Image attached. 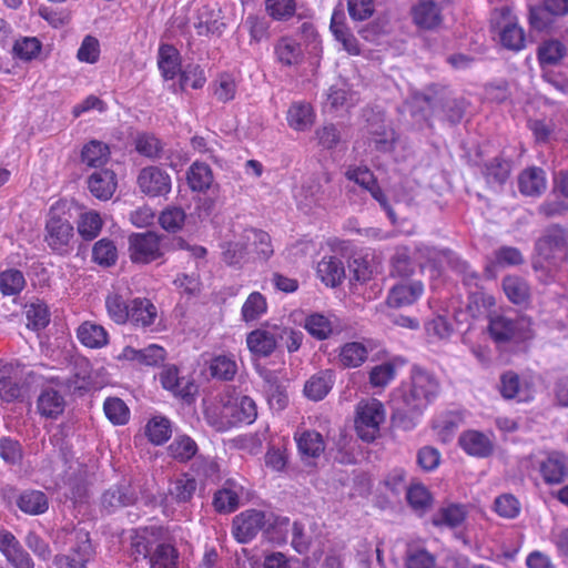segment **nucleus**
<instances>
[{"mask_svg": "<svg viewBox=\"0 0 568 568\" xmlns=\"http://www.w3.org/2000/svg\"><path fill=\"white\" fill-rule=\"evenodd\" d=\"M438 381L429 372L414 366L410 383L397 388L392 398L396 415H418L437 396Z\"/></svg>", "mask_w": 568, "mask_h": 568, "instance_id": "nucleus-1", "label": "nucleus"}, {"mask_svg": "<svg viewBox=\"0 0 568 568\" xmlns=\"http://www.w3.org/2000/svg\"><path fill=\"white\" fill-rule=\"evenodd\" d=\"M132 554L149 558L151 568H176L179 551L168 530L162 527H145L131 537Z\"/></svg>", "mask_w": 568, "mask_h": 568, "instance_id": "nucleus-2", "label": "nucleus"}, {"mask_svg": "<svg viewBox=\"0 0 568 568\" xmlns=\"http://www.w3.org/2000/svg\"><path fill=\"white\" fill-rule=\"evenodd\" d=\"M537 256L532 268L539 282H555L564 263L568 260V234L558 225L547 229L536 243Z\"/></svg>", "mask_w": 568, "mask_h": 568, "instance_id": "nucleus-3", "label": "nucleus"}, {"mask_svg": "<svg viewBox=\"0 0 568 568\" xmlns=\"http://www.w3.org/2000/svg\"><path fill=\"white\" fill-rule=\"evenodd\" d=\"M54 544L69 546L68 555H57L53 564L57 568H87L93 558L94 548L90 534L83 528L61 529L57 532Z\"/></svg>", "mask_w": 568, "mask_h": 568, "instance_id": "nucleus-4", "label": "nucleus"}, {"mask_svg": "<svg viewBox=\"0 0 568 568\" xmlns=\"http://www.w3.org/2000/svg\"><path fill=\"white\" fill-rule=\"evenodd\" d=\"M274 526L280 531L287 532L290 530V519L287 517H274L257 509H248L233 519L232 535L241 542L246 544L251 541L256 535L266 526Z\"/></svg>", "mask_w": 568, "mask_h": 568, "instance_id": "nucleus-5", "label": "nucleus"}, {"mask_svg": "<svg viewBox=\"0 0 568 568\" xmlns=\"http://www.w3.org/2000/svg\"><path fill=\"white\" fill-rule=\"evenodd\" d=\"M384 405L378 399L361 402L356 408L355 428L365 442H373L379 435L381 425L385 422Z\"/></svg>", "mask_w": 568, "mask_h": 568, "instance_id": "nucleus-6", "label": "nucleus"}, {"mask_svg": "<svg viewBox=\"0 0 568 568\" xmlns=\"http://www.w3.org/2000/svg\"><path fill=\"white\" fill-rule=\"evenodd\" d=\"M489 333L497 343L525 341L531 336V323L526 317L496 315L490 318Z\"/></svg>", "mask_w": 568, "mask_h": 568, "instance_id": "nucleus-7", "label": "nucleus"}, {"mask_svg": "<svg viewBox=\"0 0 568 568\" xmlns=\"http://www.w3.org/2000/svg\"><path fill=\"white\" fill-rule=\"evenodd\" d=\"M44 242L53 253L69 254L74 245L73 225L67 219L50 215L44 227Z\"/></svg>", "mask_w": 568, "mask_h": 568, "instance_id": "nucleus-8", "label": "nucleus"}, {"mask_svg": "<svg viewBox=\"0 0 568 568\" xmlns=\"http://www.w3.org/2000/svg\"><path fill=\"white\" fill-rule=\"evenodd\" d=\"M495 24L499 29V37L503 47L513 51H520L525 48V32L518 24L517 18L511 9L504 6L495 10Z\"/></svg>", "mask_w": 568, "mask_h": 568, "instance_id": "nucleus-9", "label": "nucleus"}, {"mask_svg": "<svg viewBox=\"0 0 568 568\" xmlns=\"http://www.w3.org/2000/svg\"><path fill=\"white\" fill-rule=\"evenodd\" d=\"M129 253L134 263H150L163 254L161 237L154 232L133 233L129 237Z\"/></svg>", "mask_w": 568, "mask_h": 568, "instance_id": "nucleus-10", "label": "nucleus"}, {"mask_svg": "<svg viewBox=\"0 0 568 568\" xmlns=\"http://www.w3.org/2000/svg\"><path fill=\"white\" fill-rule=\"evenodd\" d=\"M278 336V324L265 323L247 334L246 345L253 355L267 357L277 348Z\"/></svg>", "mask_w": 568, "mask_h": 568, "instance_id": "nucleus-11", "label": "nucleus"}, {"mask_svg": "<svg viewBox=\"0 0 568 568\" xmlns=\"http://www.w3.org/2000/svg\"><path fill=\"white\" fill-rule=\"evenodd\" d=\"M136 182L140 191L149 196H162L171 191V178L159 166L143 168Z\"/></svg>", "mask_w": 568, "mask_h": 568, "instance_id": "nucleus-12", "label": "nucleus"}, {"mask_svg": "<svg viewBox=\"0 0 568 568\" xmlns=\"http://www.w3.org/2000/svg\"><path fill=\"white\" fill-rule=\"evenodd\" d=\"M499 392L505 399H516L517 402H529L534 397V386L517 373L507 371L500 375Z\"/></svg>", "mask_w": 568, "mask_h": 568, "instance_id": "nucleus-13", "label": "nucleus"}, {"mask_svg": "<svg viewBox=\"0 0 568 568\" xmlns=\"http://www.w3.org/2000/svg\"><path fill=\"white\" fill-rule=\"evenodd\" d=\"M449 0H417L412 8L414 23L426 30L434 29L442 23V11Z\"/></svg>", "mask_w": 568, "mask_h": 568, "instance_id": "nucleus-14", "label": "nucleus"}, {"mask_svg": "<svg viewBox=\"0 0 568 568\" xmlns=\"http://www.w3.org/2000/svg\"><path fill=\"white\" fill-rule=\"evenodd\" d=\"M538 470L548 485L562 483L568 475V459L559 452H550L537 460Z\"/></svg>", "mask_w": 568, "mask_h": 568, "instance_id": "nucleus-15", "label": "nucleus"}, {"mask_svg": "<svg viewBox=\"0 0 568 568\" xmlns=\"http://www.w3.org/2000/svg\"><path fill=\"white\" fill-rule=\"evenodd\" d=\"M424 293V284L420 281H412L394 285L387 296L390 307H405L414 304Z\"/></svg>", "mask_w": 568, "mask_h": 568, "instance_id": "nucleus-16", "label": "nucleus"}, {"mask_svg": "<svg viewBox=\"0 0 568 568\" xmlns=\"http://www.w3.org/2000/svg\"><path fill=\"white\" fill-rule=\"evenodd\" d=\"M458 444L466 454L479 458L488 457L494 450L489 436L474 429L464 432L458 438Z\"/></svg>", "mask_w": 568, "mask_h": 568, "instance_id": "nucleus-17", "label": "nucleus"}, {"mask_svg": "<svg viewBox=\"0 0 568 568\" xmlns=\"http://www.w3.org/2000/svg\"><path fill=\"white\" fill-rule=\"evenodd\" d=\"M303 327L313 338L325 341L334 334L335 317L332 314L313 312L305 316Z\"/></svg>", "mask_w": 568, "mask_h": 568, "instance_id": "nucleus-18", "label": "nucleus"}, {"mask_svg": "<svg viewBox=\"0 0 568 568\" xmlns=\"http://www.w3.org/2000/svg\"><path fill=\"white\" fill-rule=\"evenodd\" d=\"M467 507L463 504H445L432 517V524L439 528H458L466 520Z\"/></svg>", "mask_w": 568, "mask_h": 568, "instance_id": "nucleus-19", "label": "nucleus"}, {"mask_svg": "<svg viewBox=\"0 0 568 568\" xmlns=\"http://www.w3.org/2000/svg\"><path fill=\"white\" fill-rule=\"evenodd\" d=\"M116 175L109 169L94 171L88 178V187L91 194L102 201L112 197L116 190Z\"/></svg>", "mask_w": 568, "mask_h": 568, "instance_id": "nucleus-20", "label": "nucleus"}, {"mask_svg": "<svg viewBox=\"0 0 568 568\" xmlns=\"http://www.w3.org/2000/svg\"><path fill=\"white\" fill-rule=\"evenodd\" d=\"M165 354V349L156 344H151L142 349L125 346L118 358L135 362L140 365L156 366L164 361Z\"/></svg>", "mask_w": 568, "mask_h": 568, "instance_id": "nucleus-21", "label": "nucleus"}, {"mask_svg": "<svg viewBox=\"0 0 568 568\" xmlns=\"http://www.w3.org/2000/svg\"><path fill=\"white\" fill-rule=\"evenodd\" d=\"M243 494V487L234 480H227L213 497V506L217 513L229 514L240 507V499Z\"/></svg>", "mask_w": 568, "mask_h": 568, "instance_id": "nucleus-22", "label": "nucleus"}, {"mask_svg": "<svg viewBox=\"0 0 568 568\" xmlns=\"http://www.w3.org/2000/svg\"><path fill=\"white\" fill-rule=\"evenodd\" d=\"M371 351L364 342H347L338 349V364L344 368H357L367 361Z\"/></svg>", "mask_w": 568, "mask_h": 568, "instance_id": "nucleus-23", "label": "nucleus"}, {"mask_svg": "<svg viewBox=\"0 0 568 568\" xmlns=\"http://www.w3.org/2000/svg\"><path fill=\"white\" fill-rule=\"evenodd\" d=\"M136 500V495L130 485H116L106 489L101 497V506L108 513L130 506Z\"/></svg>", "mask_w": 568, "mask_h": 568, "instance_id": "nucleus-24", "label": "nucleus"}, {"mask_svg": "<svg viewBox=\"0 0 568 568\" xmlns=\"http://www.w3.org/2000/svg\"><path fill=\"white\" fill-rule=\"evenodd\" d=\"M294 438L303 460L318 458L325 450L323 436L316 430L296 433Z\"/></svg>", "mask_w": 568, "mask_h": 568, "instance_id": "nucleus-25", "label": "nucleus"}, {"mask_svg": "<svg viewBox=\"0 0 568 568\" xmlns=\"http://www.w3.org/2000/svg\"><path fill=\"white\" fill-rule=\"evenodd\" d=\"M262 376L265 382V393L270 407L273 410H283L288 403L286 386L273 372H264Z\"/></svg>", "mask_w": 568, "mask_h": 568, "instance_id": "nucleus-26", "label": "nucleus"}, {"mask_svg": "<svg viewBox=\"0 0 568 568\" xmlns=\"http://www.w3.org/2000/svg\"><path fill=\"white\" fill-rule=\"evenodd\" d=\"M12 364L0 362V398L11 403L22 397V386L14 378Z\"/></svg>", "mask_w": 568, "mask_h": 568, "instance_id": "nucleus-27", "label": "nucleus"}, {"mask_svg": "<svg viewBox=\"0 0 568 568\" xmlns=\"http://www.w3.org/2000/svg\"><path fill=\"white\" fill-rule=\"evenodd\" d=\"M545 172L539 168L524 170L518 176V189L527 196H539L546 190Z\"/></svg>", "mask_w": 568, "mask_h": 568, "instance_id": "nucleus-28", "label": "nucleus"}, {"mask_svg": "<svg viewBox=\"0 0 568 568\" xmlns=\"http://www.w3.org/2000/svg\"><path fill=\"white\" fill-rule=\"evenodd\" d=\"M80 343L89 348H101L108 344L109 336L105 328L93 322H84L77 329Z\"/></svg>", "mask_w": 568, "mask_h": 568, "instance_id": "nucleus-29", "label": "nucleus"}, {"mask_svg": "<svg viewBox=\"0 0 568 568\" xmlns=\"http://www.w3.org/2000/svg\"><path fill=\"white\" fill-rule=\"evenodd\" d=\"M315 114L311 104L294 102L287 110L286 120L295 131H306L314 123Z\"/></svg>", "mask_w": 568, "mask_h": 568, "instance_id": "nucleus-30", "label": "nucleus"}, {"mask_svg": "<svg viewBox=\"0 0 568 568\" xmlns=\"http://www.w3.org/2000/svg\"><path fill=\"white\" fill-rule=\"evenodd\" d=\"M156 307L146 298H134L130 303L129 321L138 327H148L156 318Z\"/></svg>", "mask_w": 568, "mask_h": 568, "instance_id": "nucleus-31", "label": "nucleus"}, {"mask_svg": "<svg viewBox=\"0 0 568 568\" xmlns=\"http://www.w3.org/2000/svg\"><path fill=\"white\" fill-rule=\"evenodd\" d=\"M317 275L327 286L334 287L344 278V265L335 256H324L317 264Z\"/></svg>", "mask_w": 568, "mask_h": 568, "instance_id": "nucleus-32", "label": "nucleus"}, {"mask_svg": "<svg viewBox=\"0 0 568 568\" xmlns=\"http://www.w3.org/2000/svg\"><path fill=\"white\" fill-rule=\"evenodd\" d=\"M205 419L217 432H225L233 427L231 402L211 403L205 408Z\"/></svg>", "mask_w": 568, "mask_h": 568, "instance_id": "nucleus-33", "label": "nucleus"}, {"mask_svg": "<svg viewBox=\"0 0 568 568\" xmlns=\"http://www.w3.org/2000/svg\"><path fill=\"white\" fill-rule=\"evenodd\" d=\"M333 383L334 374L332 371L320 372L306 382L304 393L312 400H321L332 389Z\"/></svg>", "mask_w": 568, "mask_h": 568, "instance_id": "nucleus-34", "label": "nucleus"}, {"mask_svg": "<svg viewBox=\"0 0 568 568\" xmlns=\"http://www.w3.org/2000/svg\"><path fill=\"white\" fill-rule=\"evenodd\" d=\"M158 65L165 80L173 79L181 71L180 53L171 44L159 48Z\"/></svg>", "mask_w": 568, "mask_h": 568, "instance_id": "nucleus-35", "label": "nucleus"}, {"mask_svg": "<svg viewBox=\"0 0 568 568\" xmlns=\"http://www.w3.org/2000/svg\"><path fill=\"white\" fill-rule=\"evenodd\" d=\"M329 29L335 39L343 44V49L352 55L361 53L359 43L355 36L344 26L342 14L334 12L331 19Z\"/></svg>", "mask_w": 568, "mask_h": 568, "instance_id": "nucleus-36", "label": "nucleus"}, {"mask_svg": "<svg viewBox=\"0 0 568 568\" xmlns=\"http://www.w3.org/2000/svg\"><path fill=\"white\" fill-rule=\"evenodd\" d=\"M17 505L24 514L37 516L48 510L49 500L40 490H27L19 496Z\"/></svg>", "mask_w": 568, "mask_h": 568, "instance_id": "nucleus-37", "label": "nucleus"}, {"mask_svg": "<svg viewBox=\"0 0 568 568\" xmlns=\"http://www.w3.org/2000/svg\"><path fill=\"white\" fill-rule=\"evenodd\" d=\"M159 379L163 388L172 392L175 396L184 398L190 394L192 385L179 376V369L174 365L165 366L160 372Z\"/></svg>", "mask_w": 568, "mask_h": 568, "instance_id": "nucleus-38", "label": "nucleus"}, {"mask_svg": "<svg viewBox=\"0 0 568 568\" xmlns=\"http://www.w3.org/2000/svg\"><path fill=\"white\" fill-rule=\"evenodd\" d=\"M186 180L194 192H205L213 183L211 168L203 162H194L187 170Z\"/></svg>", "mask_w": 568, "mask_h": 568, "instance_id": "nucleus-39", "label": "nucleus"}, {"mask_svg": "<svg viewBox=\"0 0 568 568\" xmlns=\"http://www.w3.org/2000/svg\"><path fill=\"white\" fill-rule=\"evenodd\" d=\"M109 158V146L97 140L88 142L81 152L82 163L90 168L99 169L103 166L108 162Z\"/></svg>", "mask_w": 568, "mask_h": 568, "instance_id": "nucleus-40", "label": "nucleus"}, {"mask_svg": "<svg viewBox=\"0 0 568 568\" xmlns=\"http://www.w3.org/2000/svg\"><path fill=\"white\" fill-rule=\"evenodd\" d=\"M64 398L52 388L43 389L38 398L39 413L45 417H57L64 409Z\"/></svg>", "mask_w": 568, "mask_h": 568, "instance_id": "nucleus-41", "label": "nucleus"}, {"mask_svg": "<svg viewBox=\"0 0 568 568\" xmlns=\"http://www.w3.org/2000/svg\"><path fill=\"white\" fill-rule=\"evenodd\" d=\"M274 52L278 62L284 65L298 63L302 58L300 43L291 37H282L274 47Z\"/></svg>", "mask_w": 568, "mask_h": 568, "instance_id": "nucleus-42", "label": "nucleus"}, {"mask_svg": "<svg viewBox=\"0 0 568 568\" xmlns=\"http://www.w3.org/2000/svg\"><path fill=\"white\" fill-rule=\"evenodd\" d=\"M233 426L237 424H252L257 417L255 402L248 396H242L231 403Z\"/></svg>", "mask_w": 568, "mask_h": 568, "instance_id": "nucleus-43", "label": "nucleus"}, {"mask_svg": "<svg viewBox=\"0 0 568 568\" xmlns=\"http://www.w3.org/2000/svg\"><path fill=\"white\" fill-rule=\"evenodd\" d=\"M296 196L305 206H321L328 197V194L325 193L321 182L312 178L302 184Z\"/></svg>", "mask_w": 568, "mask_h": 568, "instance_id": "nucleus-44", "label": "nucleus"}, {"mask_svg": "<svg viewBox=\"0 0 568 568\" xmlns=\"http://www.w3.org/2000/svg\"><path fill=\"white\" fill-rule=\"evenodd\" d=\"M267 312V302L260 292L251 293L241 308V316L245 323L258 321Z\"/></svg>", "mask_w": 568, "mask_h": 568, "instance_id": "nucleus-45", "label": "nucleus"}, {"mask_svg": "<svg viewBox=\"0 0 568 568\" xmlns=\"http://www.w3.org/2000/svg\"><path fill=\"white\" fill-rule=\"evenodd\" d=\"M503 288L508 300L514 304L526 303L530 295L528 283L518 276H506L503 280Z\"/></svg>", "mask_w": 568, "mask_h": 568, "instance_id": "nucleus-46", "label": "nucleus"}, {"mask_svg": "<svg viewBox=\"0 0 568 568\" xmlns=\"http://www.w3.org/2000/svg\"><path fill=\"white\" fill-rule=\"evenodd\" d=\"M243 239L248 245L254 246L258 258L267 260L272 256L273 246L266 232L255 229L245 230Z\"/></svg>", "mask_w": 568, "mask_h": 568, "instance_id": "nucleus-47", "label": "nucleus"}, {"mask_svg": "<svg viewBox=\"0 0 568 568\" xmlns=\"http://www.w3.org/2000/svg\"><path fill=\"white\" fill-rule=\"evenodd\" d=\"M415 264L409 255V251L405 246L395 250L390 258V274L397 277H409L414 274Z\"/></svg>", "mask_w": 568, "mask_h": 568, "instance_id": "nucleus-48", "label": "nucleus"}, {"mask_svg": "<svg viewBox=\"0 0 568 568\" xmlns=\"http://www.w3.org/2000/svg\"><path fill=\"white\" fill-rule=\"evenodd\" d=\"M103 221L100 214L95 211H88L82 213L78 220V233L85 241L95 239L102 229Z\"/></svg>", "mask_w": 568, "mask_h": 568, "instance_id": "nucleus-49", "label": "nucleus"}, {"mask_svg": "<svg viewBox=\"0 0 568 568\" xmlns=\"http://www.w3.org/2000/svg\"><path fill=\"white\" fill-rule=\"evenodd\" d=\"M396 363L403 365L405 362L400 358H395L392 362L374 366L369 372L371 385L374 387L387 386L396 376Z\"/></svg>", "mask_w": 568, "mask_h": 568, "instance_id": "nucleus-50", "label": "nucleus"}, {"mask_svg": "<svg viewBox=\"0 0 568 568\" xmlns=\"http://www.w3.org/2000/svg\"><path fill=\"white\" fill-rule=\"evenodd\" d=\"M213 95L219 102L232 101L237 91L235 79L229 73L220 74L211 84Z\"/></svg>", "mask_w": 568, "mask_h": 568, "instance_id": "nucleus-51", "label": "nucleus"}, {"mask_svg": "<svg viewBox=\"0 0 568 568\" xmlns=\"http://www.w3.org/2000/svg\"><path fill=\"white\" fill-rule=\"evenodd\" d=\"M105 307L110 318L116 324H124L130 317V304L119 293H110L105 298Z\"/></svg>", "mask_w": 568, "mask_h": 568, "instance_id": "nucleus-52", "label": "nucleus"}, {"mask_svg": "<svg viewBox=\"0 0 568 568\" xmlns=\"http://www.w3.org/2000/svg\"><path fill=\"white\" fill-rule=\"evenodd\" d=\"M145 435L154 445L165 443L172 435L170 420L165 417H153L145 426Z\"/></svg>", "mask_w": 568, "mask_h": 568, "instance_id": "nucleus-53", "label": "nucleus"}, {"mask_svg": "<svg viewBox=\"0 0 568 568\" xmlns=\"http://www.w3.org/2000/svg\"><path fill=\"white\" fill-rule=\"evenodd\" d=\"M103 410L113 425H124L130 419V409L121 398L108 397L104 400Z\"/></svg>", "mask_w": 568, "mask_h": 568, "instance_id": "nucleus-54", "label": "nucleus"}, {"mask_svg": "<svg viewBox=\"0 0 568 568\" xmlns=\"http://www.w3.org/2000/svg\"><path fill=\"white\" fill-rule=\"evenodd\" d=\"M27 326L33 331L44 328L50 322L48 306L42 302L31 303L26 306Z\"/></svg>", "mask_w": 568, "mask_h": 568, "instance_id": "nucleus-55", "label": "nucleus"}, {"mask_svg": "<svg viewBox=\"0 0 568 568\" xmlns=\"http://www.w3.org/2000/svg\"><path fill=\"white\" fill-rule=\"evenodd\" d=\"M169 454L180 462L190 460L197 452L196 443L189 436L176 437L169 446Z\"/></svg>", "mask_w": 568, "mask_h": 568, "instance_id": "nucleus-56", "label": "nucleus"}, {"mask_svg": "<svg viewBox=\"0 0 568 568\" xmlns=\"http://www.w3.org/2000/svg\"><path fill=\"white\" fill-rule=\"evenodd\" d=\"M265 10L276 21H287L296 12L295 0H266Z\"/></svg>", "mask_w": 568, "mask_h": 568, "instance_id": "nucleus-57", "label": "nucleus"}, {"mask_svg": "<svg viewBox=\"0 0 568 568\" xmlns=\"http://www.w3.org/2000/svg\"><path fill=\"white\" fill-rule=\"evenodd\" d=\"M92 258L102 266L113 265L118 258V251L113 241L109 239L98 241L92 250Z\"/></svg>", "mask_w": 568, "mask_h": 568, "instance_id": "nucleus-58", "label": "nucleus"}, {"mask_svg": "<svg viewBox=\"0 0 568 568\" xmlns=\"http://www.w3.org/2000/svg\"><path fill=\"white\" fill-rule=\"evenodd\" d=\"M510 173V163L501 159H494L485 165V178L487 183L501 185Z\"/></svg>", "mask_w": 568, "mask_h": 568, "instance_id": "nucleus-59", "label": "nucleus"}, {"mask_svg": "<svg viewBox=\"0 0 568 568\" xmlns=\"http://www.w3.org/2000/svg\"><path fill=\"white\" fill-rule=\"evenodd\" d=\"M565 54V47L557 40L545 41L538 48V60L542 67L558 63Z\"/></svg>", "mask_w": 568, "mask_h": 568, "instance_id": "nucleus-60", "label": "nucleus"}, {"mask_svg": "<svg viewBox=\"0 0 568 568\" xmlns=\"http://www.w3.org/2000/svg\"><path fill=\"white\" fill-rule=\"evenodd\" d=\"M210 371L213 377L230 381L234 377L237 365L231 356L219 355L212 359Z\"/></svg>", "mask_w": 568, "mask_h": 568, "instance_id": "nucleus-61", "label": "nucleus"}, {"mask_svg": "<svg viewBox=\"0 0 568 568\" xmlns=\"http://www.w3.org/2000/svg\"><path fill=\"white\" fill-rule=\"evenodd\" d=\"M24 285V276L19 270H7L0 274V291L3 295H16Z\"/></svg>", "mask_w": 568, "mask_h": 568, "instance_id": "nucleus-62", "label": "nucleus"}, {"mask_svg": "<svg viewBox=\"0 0 568 568\" xmlns=\"http://www.w3.org/2000/svg\"><path fill=\"white\" fill-rule=\"evenodd\" d=\"M185 212L179 206H168L159 216L160 225L169 232H176L182 229L185 222Z\"/></svg>", "mask_w": 568, "mask_h": 568, "instance_id": "nucleus-63", "label": "nucleus"}, {"mask_svg": "<svg viewBox=\"0 0 568 568\" xmlns=\"http://www.w3.org/2000/svg\"><path fill=\"white\" fill-rule=\"evenodd\" d=\"M436 558L425 548L409 547L406 555V568H435Z\"/></svg>", "mask_w": 568, "mask_h": 568, "instance_id": "nucleus-64", "label": "nucleus"}]
</instances>
